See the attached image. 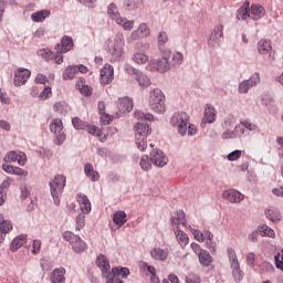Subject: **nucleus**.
Segmentation results:
<instances>
[{"label":"nucleus","mask_w":283,"mask_h":283,"mask_svg":"<svg viewBox=\"0 0 283 283\" xmlns=\"http://www.w3.org/2000/svg\"><path fill=\"white\" fill-rule=\"evenodd\" d=\"M133 78H136L140 87H149V85H151L149 77H147V75L140 73L136 69L133 70Z\"/></svg>","instance_id":"nucleus-26"},{"label":"nucleus","mask_w":283,"mask_h":283,"mask_svg":"<svg viewBox=\"0 0 283 283\" xmlns=\"http://www.w3.org/2000/svg\"><path fill=\"white\" fill-rule=\"evenodd\" d=\"M139 165L144 171H149L151 169V160H149V156L143 155Z\"/></svg>","instance_id":"nucleus-44"},{"label":"nucleus","mask_w":283,"mask_h":283,"mask_svg":"<svg viewBox=\"0 0 283 283\" xmlns=\"http://www.w3.org/2000/svg\"><path fill=\"white\" fill-rule=\"evenodd\" d=\"M50 14H51L50 10H41L32 13L31 19L32 21H34V23H41V21H45V19H48Z\"/></svg>","instance_id":"nucleus-34"},{"label":"nucleus","mask_w":283,"mask_h":283,"mask_svg":"<svg viewBox=\"0 0 283 283\" xmlns=\"http://www.w3.org/2000/svg\"><path fill=\"white\" fill-rule=\"evenodd\" d=\"M75 222H76L75 230L81 231V229L85 227V214H78L75 219Z\"/></svg>","instance_id":"nucleus-51"},{"label":"nucleus","mask_w":283,"mask_h":283,"mask_svg":"<svg viewBox=\"0 0 283 283\" xmlns=\"http://www.w3.org/2000/svg\"><path fill=\"white\" fill-rule=\"evenodd\" d=\"M84 174L92 180V182H96L101 178V175H98V171L94 170L92 164H86L84 166Z\"/></svg>","instance_id":"nucleus-29"},{"label":"nucleus","mask_w":283,"mask_h":283,"mask_svg":"<svg viewBox=\"0 0 283 283\" xmlns=\"http://www.w3.org/2000/svg\"><path fill=\"white\" fill-rule=\"evenodd\" d=\"M261 235H266L268 238H275V231L268 226H261L259 228Z\"/></svg>","instance_id":"nucleus-47"},{"label":"nucleus","mask_w":283,"mask_h":283,"mask_svg":"<svg viewBox=\"0 0 283 283\" xmlns=\"http://www.w3.org/2000/svg\"><path fill=\"white\" fill-rule=\"evenodd\" d=\"M65 182L67 178L63 175H56L50 182L51 196L54 200V205L59 207L61 205V196H63V189H65Z\"/></svg>","instance_id":"nucleus-4"},{"label":"nucleus","mask_w":283,"mask_h":283,"mask_svg":"<svg viewBox=\"0 0 283 283\" xmlns=\"http://www.w3.org/2000/svg\"><path fill=\"white\" fill-rule=\"evenodd\" d=\"M151 34L149 25L147 23H140L138 29L133 31L130 39L132 41H139V39H147Z\"/></svg>","instance_id":"nucleus-19"},{"label":"nucleus","mask_w":283,"mask_h":283,"mask_svg":"<svg viewBox=\"0 0 283 283\" xmlns=\"http://www.w3.org/2000/svg\"><path fill=\"white\" fill-rule=\"evenodd\" d=\"M273 196H276L277 198H283V186L280 188H274L272 190Z\"/></svg>","instance_id":"nucleus-64"},{"label":"nucleus","mask_w":283,"mask_h":283,"mask_svg":"<svg viewBox=\"0 0 283 283\" xmlns=\"http://www.w3.org/2000/svg\"><path fill=\"white\" fill-rule=\"evenodd\" d=\"M86 130L88 132V134H91V136H97V138H99L102 143H105V140H107V136L103 135V132L94 125L87 124Z\"/></svg>","instance_id":"nucleus-32"},{"label":"nucleus","mask_w":283,"mask_h":283,"mask_svg":"<svg viewBox=\"0 0 283 283\" xmlns=\"http://www.w3.org/2000/svg\"><path fill=\"white\" fill-rule=\"evenodd\" d=\"M251 87H253V84H251V81H243L240 85H239V93L240 94H247V92H249V90H251Z\"/></svg>","instance_id":"nucleus-48"},{"label":"nucleus","mask_w":283,"mask_h":283,"mask_svg":"<svg viewBox=\"0 0 283 283\" xmlns=\"http://www.w3.org/2000/svg\"><path fill=\"white\" fill-rule=\"evenodd\" d=\"M102 85H109L112 81H114V66L111 64H105L101 70V78Z\"/></svg>","instance_id":"nucleus-17"},{"label":"nucleus","mask_w":283,"mask_h":283,"mask_svg":"<svg viewBox=\"0 0 283 283\" xmlns=\"http://www.w3.org/2000/svg\"><path fill=\"white\" fill-rule=\"evenodd\" d=\"M76 87L84 96H92V87L85 85V80L80 78L76 83Z\"/></svg>","instance_id":"nucleus-42"},{"label":"nucleus","mask_w":283,"mask_h":283,"mask_svg":"<svg viewBox=\"0 0 283 283\" xmlns=\"http://www.w3.org/2000/svg\"><path fill=\"white\" fill-rule=\"evenodd\" d=\"M151 134V128L147 124L138 123L135 126L136 147L139 151L147 149V136Z\"/></svg>","instance_id":"nucleus-5"},{"label":"nucleus","mask_w":283,"mask_h":283,"mask_svg":"<svg viewBox=\"0 0 283 283\" xmlns=\"http://www.w3.org/2000/svg\"><path fill=\"white\" fill-rule=\"evenodd\" d=\"M107 52L111 54V62L117 63L125 54V36L117 33L114 38L106 41Z\"/></svg>","instance_id":"nucleus-1"},{"label":"nucleus","mask_w":283,"mask_h":283,"mask_svg":"<svg viewBox=\"0 0 283 283\" xmlns=\"http://www.w3.org/2000/svg\"><path fill=\"white\" fill-rule=\"evenodd\" d=\"M273 48L271 46L270 40H260L258 43V52L259 54H269Z\"/></svg>","instance_id":"nucleus-35"},{"label":"nucleus","mask_w":283,"mask_h":283,"mask_svg":"<svg viewBox=\"0 0 283 283\" xmlns=\"http://www.w3.org/2000/svg\"><path fill=\"white\" fill-rule=\"evenodd\" d=\"M129 275V269L127 268H113L111 273L106 276V283H123L120 280L127 279Z\"/></svg>","instance_id":"nucleus-10"},{"label":"nucleus","mask_w":283,"mask_h":283,"mask_svg":"<svg viewBox=\"0 0 283 283\" xmlns=\"http://www.w3.org/2000/svg\"><path fill=\"white\" fill-rule=\"evenodd\" d=\"M169 56L170 52H168L166 55L163 56V59H159L157 61H150L149 67L155 70L156 72H169L170 64H169Z\"/></svg>","instance_id":"nucleus-12"},{"label":"nucleus","mask_w":283,"mask_h":283,"mask_svg":"<svg viewBox=\"0 0 283 283\" xmlns=\"http://www.w3.org/2000/svg\"><path fill=\"white\" fill-rule=\"evenodd\" d=\"M41 240H39V239H35V240H33V243H32V253L34 254V255H36L38 253H40L41 252Z\"/></svg>","instance_id":"nucleus-54"},{"label":"nucleus","mask_w":283,"mask_h":283,"mask_svg":"<svg viewBox=\"0 0 283 283\" xmlns=\"http://www.w3.org/2000/svg\"><path fill=\"white\" fill-rule=\"evenodd\" d=\"M143 7V0H124L125 10H138Z\"/></svg>","instance_id":"nucleus-43"},{"label":"nucleus","mask_w":283,"mask_h":283,"mask_svg":"<svg viewBox=\"0 0 283 283\" xmlns=\"http://www.w3.org/2000/svg\"><path fill=\"white\" fill-rule=\"evenodd\" d=\"M0 101L4 105H10V97L8 96V93L0 88Z\"/></svg>","instance_id":"nucleus-57"},{"label":"nucleus","mask_w":283,"mask_h":283,"mask_svg":"<svg viewBox=\"0 0 283 283\" xmlns=\"http://www.w3.org/2000/svg\"><path fill=\"white\" fill-rule=\"evenodd\" d=\"M228 256L230 260L232 275L235 282L242 281V271L240 270V263L238 262V255L235 254V250L230 248L228 249Z\"/></svg>","instance_id":"nucleus-11"},{"label":"nucleus","mask_w":283,"mask_h":283,"mask_svg":"<svg viewBox=\"0 0 283 283\" xmlns=\"http://www.w3.org/2000/svg\"><path fill=\"white\" fill-rule=\"evenodd\" d=\"M133 61L137 65H145L149 61V56L142 51H137L133 54Z\"/></svg>","instance_id":"nucleus-41"},{"label":"nucleus","mask_w":283,"mask_h":283,"mask_svg":"<svg viewBox=\"0 0 283 283\" xmlns=\"http://www.w3.org/2000/svg\"><path fill=\"white\" fill-rule=\"evenodd\" d=\"M74 48V41L70 35H64L61 40V44H56L55 50L60 54H65Z\"/></svg>","instance_id":"nucleus-21"},{"label":"nucleus","mask_w":283,"mask_h":283,"mask_svg":"<svg viewBox=\"0 0 283 283\" xmlns=\"http://www.w3.org/2000/svg\"><path fill=\"white\" fill-rule=\"evenodd\" d=\"M198 258L201 266H211V263L213 262V256H211L207 250L199 253Z\"/></svg>","instance_id":"nucleus-33"},{"label":"nucleus","mask_w":283,"mask_h":283,"mask_svg":"<svg viewBox=\"0 0 283 283\" xmlns=\"http://www.w3.org/2000/svg\"><path fill=\"white\" fill-rule=\"evenodd\" d=\"M172 62L174 65H182V63L185 62V55L180 52H175L172 54Z\"/></svg>","instance_id":"nucleus-50"},{"label":"nucleus","mask_w":283,"mask_h":283,"mask_svg":"<svg viewBox=\"0 0 283 283\" xmlns=\"http://www.w3.org/2000/svg\"><path fill=\"white\" fill-rule=\"evenodd\" d=\"M76 74H78V67H76V65L67 66L62 74V78L64 81H72V78H74Z\"/></svg>","instance_id":"nucleus-38"},{"label":"nucleus","mask_w":283,"mask_h":283,"mask_svg":"<svg viewBox=\"0 0 283 283\" xmlns=\"http://www.w3.org/2000/svg\"><path fill=\"white\" fill-rule=\"evenodd\" d=\"M76 200L80 205L82 213L87 216V213H91L92 211V202H90V198L85 196L84 193H77Z\"/></svg>","instance_id":"nucleus-22"},{"label":"nucleus","mask_w":283,"mask_h":283,"mask_svg":"<svg viewBox=\"0 0 283 283\" xmlns=\"http://www.w3.org/2000/svg\"><path fill=\"white\" fill-rule=\"evenodd\" d=\"M242 156V150H233L228 155V160L233 161V160H239Z\"/></svg>","instance_id":"nucleus-55"},{"label":"nucleus","mask_w":283,"mask_h":283,"mask_svg":"<svg viewBox=\"0 0 283 283\" xmlns=\"http://www.w3.org/2000/svg\"><path fill=\"white\" fill-rule=\"evenodd\" d=\"M150 255L153 260H158L160 262H165L167 260L169 252L167 250H163L160 248H155L150 251Z\"/></svg>","instance_id":"nucleus-28"},{"label":"nucleus","mask_w":283,"mask_h":283,"mask_svg":"<svg viewBox=\"0 0 283 283\" xmlns=\"http://www.w3.org/2000/svg\"><path fill=\"white\" fill-rule=\"evenodd\" d=\"M117 107L118 111L123 114H125V112H132V109H134V101H132L129 97L119 98Z\"/></svg>","instance_id":"nucleus-24"},{"label":"nucleus","mask_w":283,"mask_h":283,"mask_svg":"<svg viewBox=\"0 0 283 283\" xmlns=\"http://www.w3.org/2000/svg\"><path fill=\"white\" fill-rule=\"evenodd\" d=\"M35 83L40 84V85H45L48 83V76L39 73L36 76H35Z\"/></svg>","instance_id":"nucleus-59"},{"label":"nucleus","mask_w":283,"mask_h":283,"mask_svg":"<svg viewBox=\"0 0 283 283\" xmlns=\"http://www.w3.org/2000/svg\"><path fill=\"white\" fill-rule=\"evenodd\" d=\"M165 94L160 88H155L149 92L148 105L156 114H165L167 106L165 105Z\"/></svg>","instance_id":"nucleus-2"},{"label":"nucleus","mask_w":283,"mask_h":283,"mask_svg":"<svg viewBox=\"0 0 283 283\" xmlns=\"http://www.w3.org/2000/svg\"><path fill=\"white\" fill-rule=\"evenodd\" d=\"M32 76V72L28 69H18L14 72L13 83L15 87H21V85H25L28 80Z\"/></svg>","instance_id":"nucleus-13"},{"label":"nucleus","mask_w":283,"mask_h":283,"mask_svg":"<svg viewBox=\"0 0 283 283\" xmlns=\"http://www.w3.org/2000/svg\"><path fill=\"white\" fill-rule=\"evenodd\" d=\"M281 253H282V255L280 253H277L274 256V261H275L276 269H280L281 271H283V249H282Z\"/></svg>","instance_id":"nucleus-53"},{"label":"nucleus","mask_w":283,"mask_h":283,"mask_svg":"<svg viewBox=\"0 0 283 283\" xmlns=\"http://www.w3.org/2000/svg\"><path fill=\"white\" fill-rule=\"evenodd\" d=\"M99 115L102 125H109L112 123V115L107 113H102Z\"/></svg>","instance_id":"nucleus-56"},{"label":"nucleus","mask_w":283,"mask_h":283,"mask_svg":"<svg viewBox=\"0 0 283 283\" xmlns=\"http://www.w3.org/2000/svg\"><path fill=\"white\" fill-rule=\"evenodd\" d=\"M167 41H169V38L167 36L166 32H160L158 34V43L159 45H165V43H167Z\"/></svg>","instance_id":"nucleus-60"},{"label":"nucleus","mask_w":283,"mask_h":283,"mask_svg":"<svg viewBox=\"0 0 283 283\" xmlns=\"http://www.w3.org/2000/svg\"><path fill=\"white\" fill-rule=\"evenodd\" d=\"M240 125H242V127H244L245 129H248L249 132H258V125L249 122L248 119H243L240 122Z\"/></svg>","instance_id":"nucleus-49"},{"label":"nucleus","mask_w":283,"mask_h":283,"mask_svg":"<svg viewBox=\"0 0 283 283\" xmlns=\"http://www.w3.org/2000/svg\"><path fill=\"white\" fill-rule=\"evenodd\" d=\"M63 240L69 242L75 253H83L87 249V243L81 239L78 234H74L72 231H65L62 234Z\"/></svg>","instance_id":"nucleus-6"},{"label":"nucleus","mask_w":283,"mask_h":283,"mask_svg":"<svg viewBox=\"0 0 283 283\" xmlns=\"http://www.w3.org/2000/svg\"><path fill=\"white\" fill-rule=\"evenodd\" d=\"M95 264L102 271L103 277L107 280V275H109V273L112 272L111 271L112 266L109 265V260H107V256H105V254H99L96 258Z\"/></svg>","instance_id":"nucleus-16"},{"label":"nucleus","mask_w":283,"mask_h":283,"mask_svg":"<svg viewBox=\"0 0 283 283\" xmlns=\"http://www.w3.org/2000/svg\"><path fill=\"white\" fill-rule=\"evenodd\" d=\"M205 123H216V108L211 105H207L205 109Z\"/></svg>","instance_id":"nucleus-36"},{"label":"nucleus","mask_w":283,"mask_h":283,"mask_svg":"<svg viewBox=\"0 0 283 283\" xmlns=\"http://www.w3.org/2000/svg\"><path fill=\"white\" fill-rule=\"evenodd\" d=\"M142 269H147L148 273L153 276L151 280L154 283H158L159 280L156 277V268L153 265H148L147 263L143 262L142 263Z\"/></svg>","instance_id":"nucleus-46"},{"label":"nucleus","mask_w":283,"mask_h":283,"mask_svg":"<svg viewBox=\"0 0 283 283\" xmlns=\"http://www.w3.org/2000/svg\"><path fill=\"white\" fill-rule=\"evenodd\" d=\"M4 161L6 163H17L18 165H25L28 163V157L25 156V153H20L17 154V151H10L4 156Z\"/></svg>","instance_id":"nucleus-20"},{"label":"nucleus","mask_w":283,"mask_h":283,"mask_svg":"<svg viewBox=\"0 0 283 283\" xmlns=\"http://www.w3.org/2000/svg\"><path fill=\"white\" fill-rule=\"evenodd\" d=\"M25 242H28V235L25 234H21L19 237H17L15 239H13L11 245H10V251H19V249H21V247H23V244H25Z\"/></svg>","instance_id":"nucleus-30"},{"label":"nucleus","mask_w":283,"mask_h":283,"mask_svg":"<svg viewBox=\"0 0 283 283\" xmlns=\"http://www.w3.org/2000/svg\"><path fill=\"white\" fill-rule=\"evenodd\" d=\"M192 235L197 242H205L207 240V249H212V251H216V242H213V233L209 230H192Z\"/></svg>","instance_id":"nucleus-9"},{"label":"nucleus","mask_w":283,"mask_h":283,"mask_svg":"<svg viewBox=\"0 0 283 283\" xmlns=\"http://www.w3.org/2000/svg\"><path fill=\"white\" fill-rule=\"evenodd\" d=\"M13 176H23L25 178L28 176V170H24L22 168L15 167L13 169Z\"/></svg>","instance_id":"nucleus-62"},{"label":"nucleus","mask_w":283,"mask_h":283,"mask_svg":"<svg viewBox=\"0 0 283 283\" xmlns=\"http://www.w3.org/2000/svg\"><path fill=\"white\" fill-rule=\"evenodd\" d=\"M265 216L271 220V222H280V220H282V214L275 208L266 209Z\"/></svg>","instance_id":"nucleus-39"},{"label":"nucleus","mask_w":283,"mask_h":283,"mask_svg":"<svg viewBox=\"0 0 283 283\" xmlns=\"http://www.w3.org/2000/svg\"><path fill=\"white\" fill-rule=\"evenodd\" d=\"M171 227L174 231L180 229V227L187 228V217L185 216V211L178 210L171 217Z\"/></svg>","instance_id":"nucleus-18"},{"label":"nucleus","mask_w":283,"mask_h":283,"mask_svg":"<svg viewBox=\"0 0 283 283\" xmlns=\"http://www.w3.org/2000/svg\"><path fill=\"white\" fill-rule=\"evenodd\" d=\"M50 132L54 134L56 138V145H63L65 143V132H63V120L61 118H54L50 124Z\"/></svg>","instance_id":"nucleus-8"},{"label":"nucleus","mask_w":283,"mask_h":283,"mask_svg":"<svg viewBox=\"0 0 283 283\" xmlns=\"http://www.w3.org/2000/svg\"><path fill=\"white\" fill-rule=\"evenodd\" d=\"M190 248H191V250L193 251V253H196V255H200V253H202V251H205V250H202V248L200 247V244H198V243H196V242H192V243L190 244Z\"/></svg>","instance_id":"nucleus-61"},{"label":"nucleus","mask_w":283,"mask_h":283,"mask_svg":"<svg viewBox=\"0 0 283 283\" xmlns=\"http://www.w3.org/2000/svg\"><path fill=\"white\" fill-rule=\"evenodd\" d=\"M52 96V88L51 87H45L43 92L40 94V98L42 101H46V98H50Z\"/></svg>","instance_id":"nucleus-58"},{"label":"nucleus","mask_w":283,"mask_h":283,"mask_svg":"<svg viewBox=\"0 0 283 283\" xmlns=\"http://www.w3.org/2000/svg\"><path fill=\"white\" fill-rule=\"evenodd\" d=\"M224 27L219 24L214 28V31L211 33L210 39L208 40V45L210 48H219L220 41H222V36L224 35Z\"/></svg>","instance_id":"nucleus-14"},{"label":"nucleus","mask_w":283,"mask_h":283,"mask_svg":"<svg viewBox=\"0 0 283 283\" xmlns=\"http://www.w3.org/2000/svg\"><path fill=\"white\" fill-rule=\"evenodd\" d=\"M72 125L73 127H75L76 129H87V122L82 120L78 117H74L72 119Z\"/></svg>","instance_id":"nucleus-45"},{"label":"nucleus","mask_w":283,"mask_h":283,"mask_svg":"<svg viewBox=\"0 0 283 283\" xmlns=\"http://www.w3.org/2000/svg\"><path fill=\"white\" fill-rule=\"evenodd\" d=\"M175 235L180 247H187L189 244V237L187 235V233H185V231L180 229L175 230Z\"/></svg>","instance_id":"nucleus-37"},{"label":"nucleus","mask_w":283,"mask_h":283,"mask_svg":"<svg viewBox=\"0 0 283 283\" xmlns=\"http://www.w3.org/2000/svg\"><path fill=\"white\" fill-rule=\"evenodd\" d=\"M189 124V115L185 112L175 113L170 119V125L177 127L178 134L185 136L187 134V125Z\"/></svg>","instance_id":"nucleus-7"},{"label":"nucleus","mask_w":283,"mask_h":283,"mask_svg":"<svg viewBox=\"0 0 283 283\" xmlns=\"http://www.w3.org/2000/svg\"><path fill=\"white\" fill-rule=\"evenodd\" d=\"M223 198L232 203L242 202L244 200V195L235 189H229L223 192Z\"/></svg>","instance_id":"nucleus-23"},{"label":"nucleus","mask_w":283,"mask_h":283,"mask_svg":"<svg viewBox=\"0 0 283 283\" xmlns=\"http://www.w3.org/2000/svg\"><path fill=\"white\" fill-rule=\"evenodd\" d=\"M107 14L112 21H115V23L120 25L126 32H132V30H134V20H127V18L122 17L120 12H118V7H116L115 3L108 4Z\"/></svg>","instance_id":"nucleus-3"},{"label":"nucleus","mask_w":283,"mask_h":283,"mask_svg":"<svg viewBox=\"0 0 283 283\" xmlns=\"http://www.w3.org/2000/svg\"><path fill=\"white\" fill-rule=\"evenodd\" d=\"M150 160L155 167H165L169 163V158L163 150L155 149L150 153Z\"/></svg>","instance_id":"nucleus-15"},{"label":"nucleus","mask_w":283,"mask_h":283,"mask_svg":"<svg viewBox=\"0 0 283 283\" xmlns=\"http://www.w3.org/2000/svg\"><path fill=\"white\" fill-rule=\"evenodd\" d=\"M52 283H63L65 282V269H55L51 275Z\"/></svg>","instance_id":"nucleus-31"},{"label":"nucleus","mask_w":283,"mask_h":283,"mask_svg":"<svg viewBox=\"0 0 283 283\" xmlns=\"http://www.w3.org/2000/svg\"><path fill=\"white\" fill-rule=\"evenodd\" d=\"M13 227H12V222L10 221H4L1 226H0V230L2 231V233H4L6 235H8V233H10V231H12Z\"/></svg>","instance_id":"nucleus-52"},{"label":"nucleus","mask_w":283,"mask_h":283,"mask_svg":"<svg viewBox=\"0 0 283 283\" xmlns=\"http://www.w3.org/2000/svg\"><path fill=\"white\" fill-rule=\"evenodd\" d=\"M265 12L264 7L260 4H252L250 8V19L258 21V19H262V17H264Z\"/></svg>","instance_id":"nucleus-27"},{"label":"nucleus","mask_w":283,"mask_h":283,"mask_svg":"<svg viewBox=\"0 0 283 283\" xmlns=\"http://www.w3.org/2000/svg\"><path fill=\"white\" fill-rule=\"evenodd\" d=\"M251 3L245 1L243 6L237 11V19L239 21H247L249 18L251 19V11L249 10Z\"/></svg>","instance_id":"nucleus-25"},{"label":"nucleus","mask_w":283,"mask_h":283,"mask_svg":"<svg viewBox=\"0 0 283 283\" xmlns=\"http://www.w3.org/2000/svg\"><path fill=\"white\" fill-rule=\"evenodd\" d=\"M248 81H250V85L253 87V85L260 83V73H254Z\"/></svg>","instance_id":"nucleus-63"},{"label":"nucleus","mask_w":283,"mask_h":283,"mask_svg":"<svg viewBox=\"0 0 283 283\" xmlns=\"http://www.w3.org/2000/svg\"><path fill=\"white\" fill-rule=\"evenodd\" d=\"M113 222H115L117 227H123V224L127 222V213L123 210L115 212L113 216Z\"/></svg>","instance_id":"nucleus-40"}]
</instances>
